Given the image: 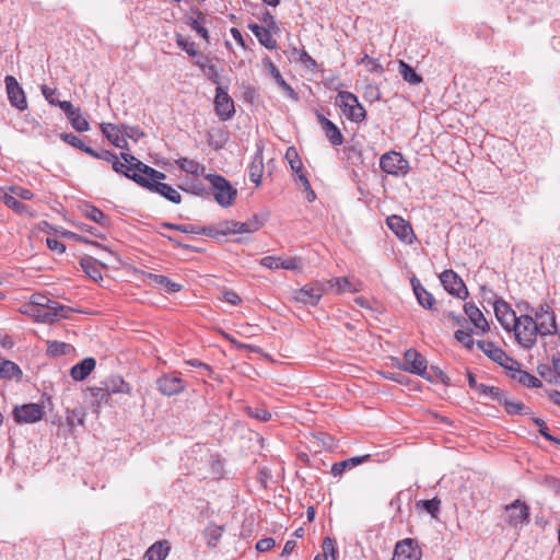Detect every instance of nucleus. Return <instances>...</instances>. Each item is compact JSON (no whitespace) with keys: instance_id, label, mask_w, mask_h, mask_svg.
Listing matches in <instances>:
<instances>
[{"instance_id":"obj_1","label":"nucleus","mask_w":560,"mask_h":560,"mask_svg":"<svg viewBox=\"0 0 560 560\" xmlns=\"http://www.w3.org/2000/svg\"><path fill=\"white\" fill-rule=\"evenodd\" d=\"M132 164L138 172L132 173L131 180L151 192L161 195L173 203L178 205L182 201V196L177 189L161 182L166 178L165 173L160 172L141 161H137V163L132 162Z\"/></svg>"},{"instance_id":"obj_2","label":"nucleus","mask_w":560,"mask_h":560,"mask_svg":"<svg viewBox=\"0 0 560 560\" xmlns=\"http://www.w3.org/2000/svg\"><path fill=\"white\" fill-rule=\"evenodd\" d=\"M538 330L539 326L536 325L535 319L530 315L518 316L511 328L516 341L525 349H530L535 346L537 335L539 334Z\"/></svg>"},{"instance_id":"obj_3","label":"nucleus","mask_w":560,"mask_h":560,"mask_svg":"<svg viewBox=\"0 0 560 560\" xmlns=\"http://www.w3.org/2000/svg\"><path fill=\"white\" fill-rule=\"evenodd\" d=\"M336 105H338L343 115L353 122H361L366 117L365 108L359 102L358 97L351 92H338Z\"/></svg>"},{"instance_id":"obj_4","label":"nucleus","mask_w":560,"mask_h":560,"mask_svg":"<svg viewBox=\"0 0 560 560\" xmlns=\"http://www.w3.org/2000/svg\"><path fill=\"white\" fill-rule=\"evenodd\" d=\"M206 178L212 186V194L215 201L221 207H230L237 196L236 188H234L225 177L219 174H208Z\"/></svg>"},{"instance_id":"obj_5","label":"nucleus","mask_w":560,"mask_h":560,"mask_svg":"<svg viewBox=\"0 0 560 560\" xmlns=\"http://www.w3.org/2000/svg\"><path fill=\"white\" fill-rule=\"evenodd\" d=\"M381 170L392 176H406L410 170L408 160L400 152L389 151L384 153L380 159Z\"/></svg>"},{"instance_id":"obj_6","label":"nucleus","mask_w":560,"mask_h":560,"mask_svg":"<svg viewBox=\"0 0 560 560\" xmlns=\"http://www.w3.org/2000/svg\"><path fill=\"white\" fill-rule=\"evenodd\" d=\"M120 158L124 160V162H120L118 160V156L108 150L98 151L100 160H104L106 162L112 163L113 170L116 173H119V174L124 175L125 177L131 179L132 173L137 172L132 162L137 163V161H139V160L137 158H135L132 154L127 153V152H121Z\"/></svg>"},{"instance_id":"obj_7","label":"nucleus","mask_w":560,"mask_h":560,"mask_svg":"<svg viewBox=\"0 0 560 560\" xmlns=\"http://www.w3.org/2000/svg\"><path fill=\"white\" fill-rule=\"evenodd\" d=\"M264 225V222L258 218L257 214L253 215L246 222H237V221H225L222 222L217 231L218 234L221 235H235V234H246L254 233L258 231Z\"/></svg>"},{"instance_id":"obj_8","label":"nucleus","mask_w":560,"mask_h":560,"mask_svg":"<svg viewBox=\"0 0 560 560\" xmlns=\"http://www.w3.org/2000/svg\"><path fill=\"white\" fill-rule=\"evenodd\" d=\"M440 281L445 291L460 300H466L468 290L463 279L452 269L444 270L440 275Z\"/></svg>"},{"instance_id":"obj_9","label":"nucleus","mask_w":560,"mask_h":560,"mask_svg":"<svg viewBox=\"0 0 560 560\" xmlns=\"http://www.w3.org/2000/svg\"><path fill=\"white\" fill-rule=\"evenodd\" d=\"M536 325L539 326L541 336H552L558 334L556 315L551 307L547 304L539 305L535 311Z\"/></svg>"},{"instance_id":"obj_10","label":"nucleus","mask_w":560,"mask_h":560,"mask_svg":"<svg viewBox=\"0 0 560 560\" xmlns=\"http://www.w3.org/2000/svg\"><path fill=\"white\" fill-rule=\"evenodd\" d=\"M213 104L217 116L223 121L231 119L235 114L233 98L229 95L228 89L220 84L217 86Z\"/></svg>"},{"instance_id":"obj_11","label":"nucleus","mask_w":560,"mask_h":560,"mask_svg":"<svg viewBox=\"0 0 560 560\" xmlns=\"http://www.w3.org/2000/svg\"><path fill=\"white\" fill-rule=\"evenodd\" d=\"M505 514V522L513 527H523L529 522V506L521 500L506 505Z\"/></svg>"},{"instance_id":"obj_12","label":"nucleus","mask_w":560,"mask_h":560,"mask_svg":"<svg viewBox=\"0 0 560 560\" xmlns=\"http://www.w3.org/2000/svg\"><path fill=\"white\" fill-rule=\"evenodd\" d=\"M325 292V287L319 282L307 283L299 290H295L293 293V299L298 303H302L305 305L316 306L323 294Z\"/></svg>"},{"instance_id":"obj_13","label":"nucleus","mask_w":560,"mask_h":560,"mask_svg":"<svg viewBox=\"0 0 560 560\" xmlns=\"http://www.w3.org/2000/svg\"><path fill=\"white\" fill-rule=\"evenodd\" d=\"M422 550L413 538H404L396 542L392 560H421Z\"/></svg>"},{"instance_id":"obj_14","label":"nucleus","mask_w":560,"mask_h":560,"mask_svg":"<svg viewBox=\"0 0 560 560\" xmlns=\"http://www.w3.org/2000/svg\"><path fill=\"white\" fill-rule=\"evenodd\" d=\"M428 362L427 359L416 349H408L404 354V362L399 364V369L412 374L425 377Z\"/></svg>"},{"instance_id":"obj_15","label":"nucleus","mask_w":560,"mask_h":560,"mask_svg":"<svg viewBox=\"0 0 560 560\" xmlns=\"http://www.w3.org/2000/svg\"><path fill=\"white\" fill-rule=\"evenodd\" d=\"M158 389L164 396H174L183 393L186 388L179 373H165L156 380Z\"/></svg>"},{"instance_id":"obj_16","label":"nucleus","mask_w":560,"mask_h":560,"mask_svg":"<svg viewBox=\"0 0 560 560\" xmlns=\"http://www.w3.org/2000/svg\"><path fill=\"white\" fill-rule=\"evenodd\" d=\"M8 100L14 108L20 112L27 109V100L24 90L13 75L4 78Z\"/></svg>"},{"instance_id":"obj_17","label":"nucleus","mask_w":560,"mask_h":560,"mask_svg":"<svg viewBox=\"0 0 560 560\" xmlns=\"http://www.w3.org/2000/svg\"><path fill=\"white\" fill-rule=\"evenodd\" d=\"M477 346H478L479 349L482 350V352L489 359H491L492 361L497 362L498 364H500L504 369L510 368V365L513 366L514 364H517L516 360H514L513 358L509 357L503 349L498 347L492 341L480 340V341H477Z\"/></svg>"},{"instance_id":"obj_18","label":"nucleus","mask_w":560,"mask_h":560,"mask_svg":"<svg viewBox=\"0 0 560 560\" xmlns=\"http://www.w3.org/2000/svg\"><path fill=\"white\" fill-rule=\"evenodd\" d=\"M44 413V407L39 404H24L13 409V418L18 423L37 422Z\"/></svg>"},{"instance_id":"obj_19","label":"nucleus","mask_w":560,"mask_h":560,"mask_svg":"<svg viewBox=\"0 0 560 560\" xmlns=\"http://www.w3.org/2000/svg\"><path fill=\"white\" fill-rule=\"evenodd\" d=\"M387 228L404 243L412 244L415 233L409 222L399 215H390L386 219Z\"/></svg>"},{"instance_id":"obj_20","label":"nucleus","mask_w":560,"mask_h":560,"mask_svg":"<svg viewBox=\"0 0 560 560\" xmlns=\"http://www.w3.org/2000/svg\"><path fill=\"white\" fill-rule=\"evenodd\" d=\"M494 314L501 326L506 331H511L514 323L517 319L515 312L502 299L495 300L493 303Z\"/></svg>"},{"instance_id":"obj_21","label":"nucleus","mask_w":560,"mask_h":560,"mask_svg":"<svg viewBox=\"0 0 560 560\" xmlns=\"http://www.w3.org/2000/svg\"><path fill=\"white\" fill-rule=\"evenodd\" d=\"M506 370L509 371L510 377L513 381L527 388H539L542 386V383L538 377L521 369L520 362L513 366L510 365V368H506Z\"/></svg>"},{"instance_id":"obj_22","label":"nucleus","mask_w":560,"mask_h":560,"mask_svg":"<svg viewBox=\"0 0 560 560\" xmlns=\"http://www.w3.org/2000/svg\"><path fill=\"white\" fill-rule=\"evenodd\" d=\"M410 283L412 285V290L418 303L425 310H434L436 301L433 294L427 291V289L421 284V282L416 277H413L410 280Z\"/></svg>"},{"instance_id":"obj_23","label":"nucleus","mask_w":560,"mask_h":560,"mask_svg":"<svg viewBox=\"0 0 560 560\" xmlns=\"http://www.w3.org/2000/svg\"><path fill=\"white\" fill-rule=\"evenodd\" d=\"M143 280L148 284H153L158 287H162L165 289L167 293H175L182 290V284L172 281L168 277L163 275H155L151 272L143 273Z\"/></svg>"},{"instance_id":"obj_24","label":"nucleus","mask_w":560,"mask_h":560,"mask_svg":"<svg viewBox=\"0 0 560 560\" xmlns=\"http://www.w3.org/2000/svg\"><path fill=\"white\" fill-rule=\"evenodd\" d=\"M464 312L469 318V320L474 324V326L480 329L481 334H486L489 331L490 326L482 312L474 304L466 303L464 305Z\"/></svg>"},{"instance_id":"obj_25","label":"nucleus","mask_w":560,"mask_h":560,"mask_svg":"<svg viewBox=\"0 0 560 560\" xmlns=\"http://www.w3.org/2000/svg\"><path fill=\"white\" fill-rule=\"evenodd\" d=\"M195 65L201 69L208 80L217 85L220 84V72L210 57L200 55L199 58L195 61Z\"/></svg>"},{"instance_id":"obj_26","label":"nucleus","mask_w":560,"mask_h":560,"mask_svg":"<svg viewBox=\"0 0 560 560\" xmlns=\"http://www.w3.org/2000/svg\"><path fill=\"white\" fill-rule=\"evenodd\" d=\"M95 365L96 361L94 358H85L70 369V375L74 381H83L95 369Z\"/></svg>"},{"instance_id":"obj_27","label":"nucleus","mask_w":560,"mask_h":560,"mask_svg":"<svg viewBox=\"0 0 560 560\" xmlns=\"http://www.w3.org/2000/svg\"><path fill=\"white\" fill-rule=\"evenodd\" d=\"M103 385H105V390L113 394H130L131 386L127 383L121 376L113 375L107 377Z\"/></svg>"},{"instance_id":"obj_28","label":"nucleus","mask_w":560,"mask_h":560,"mask_svg":"<svg viewBox=\"0 0 560 560\" xmlns=\"http://www.w3.org/2000/svg\"><path fill=\"white\" fill-rule=\"evenodd\" d=\"M101 129L103 135L113 145L120 149H125L128 145L127 141L120 137V130L116 125L103 122L101 125Z\"/></svg>"},{"instance_id":"obj_29","label":"nucleus","mask_w":560,"mask_h":560,"mask_svg":"<svg viewBox=\"0 0 560 560\" xmlns=\"http://www.w3.org/2000/svg\"><path fill=\"white\" fill-rule=\"evenodd\" d=\"M80 265L86 276L93 281L98 282L103 279L102 266L95 258L90 256L83 257Z\"/></svg>"},{"instance_id":"obj_30","label":"nucleus","mask_w":560,"mask_h":560,"mask_svg":"<svg viewBox=\"0 0 560 560\" xmlns=\"http://www.w3.org/2000/svg\"><path fill=\"white\" fill-rule=\"evenodd\" d=\"M224 526L217 525L214 523H209L203 530V538L206 540L207 546L210 549L217 548L219 541L222 538L224 533Z\"/></svg>"},{"instance_id":"obj_31","label":"nucleus","mask_w":560,"mask_h":560,"mask_svg":"<svg viewBox=\"0 0 560 560\" xmlns=\"http://www.w3.org/2000/svg\"><path fill=\"white\" fill-rule=\"evenodd\" d=\"M319 120L323 129L325 130V135L334 145H340L343 142V136L340 129L329 119L324 116H319Z\"/></svg>"},{"instance_id":"obj_32","label":"nucleus","mask_w":560,"mask_h":560,"mask_svg":"<svg viewBox=\"0 0 560 560\" xmlns=\"http://www.w3.org/2000/svg\"><path fill=\"white\" fill-rule=\"evenodd\" d=\"M264 174V158L262 152L258 150L248 168V176L250 182L255 183L256 186L260 185Z\"/></svg>"},{"instance_id":"obj_33","label":"nucleus","mask_w":560,"mask_h":560,"mask_svg":"<svg viewBox=\"0 0 560 560\" xmlns=\"http://www.w3.org/2000/svg\"><path fill=\"white\" fill-rule=\"evenodd\" d=\"M170 545L166 540L154 542L144 553L145 560H165L170 552Z\"/></svg>"},{"instance_id":"obj_34","label":"nucleus","mask_w":560,"mask_h":560,"mask_svg":"<svg viewBox=\"0 0 560 560\" xmlns=\"http://www.w3.org/2000/svg\"><path fill=\"white\" fill-rule=\"evenodd\" d=\"M370 457H371L370 454H365L362 456H354V457H350L348 459L335 463L331 466V474L335 477L340 476L346 470V468L354 467L357 465L363 464V463L368 462L370 459Z\"/></svg>"},{"instance_id":"obj_35","label":"nucleus","mask_w":560,"mask_h":560,"mask_svg":"<svg viewBox=\"0 0 560 560\" xmlns=\"http://www.w3.org/2000/svg\"><path fill=\"white\" fill-rule=\"evenodd\" d=\"M21 375L22 370L16 363L0 357V378L13 380L20 378Z\"/></svg>"},{"instance_id":"obj_36","label":"nucleus","mask_w":560,"mask_h":560,"mask_svg":"<svg viewBox=\"0 0 560 560\" xmlns=\"http://www.w3.org/2000/svg\"><path fill=\"white\" fill-rule=\"evenodd\" d=\"M163 226L165 229L175 230V231H179L182 233H187V234H202V235H208V236L213 235L212 231L210 229L200 228V226L194 225V224L164 223Z\"/></svg>"},{"instance_id":"obj_37","label":"nucleus","mask_w":560,"mask_h":560,"mask_svg":"<svg viewBox=\"0 0 560 560\" xmlns=\"http://www.w3.org/2000/svg\"><path fill=\"white\" fill-rule=\"evenodd\" d=\"M82 211H83V214L91 221H93L102 226L108 225L107 217L97 207H95L93 205H84Z\"/></svg>"},{"instance_id":"obj_38","label":"nucleus","mask_w":560,"mask_h":560,"mask_svg":"<svg viewBox=\"0 0 560 560\" xmlns=\"http://www.w3.org/2000/svg\"><path fill=\"white\" fill-rule=\"evenodd\" d=\"M176 164L182 171L191 175H202L205 172V166L188 158H180L176 161Z\"/></svg>"},{"instance_id":"obj_39","label":"nucleus","mask_w":560,"mask_h":560,"mask_svg":"<svg viewBox=\"0 0 560 560\" xmlns=\"http://www.w3.org/2000/svg\"><path fill=\"white\" fill-rule=\"evenodd\" d=\"M328 283L331 288H336L337 293H354L359 291V289L347 277L332 278Z\"/></svg>"},{"instance_id":"obj_40","label":"nucleus","mask_w":560,"mask_h":560,"mask_svg":"<svg viewBox=\"0 0 560 560\" xmlns=\"http://www.w3.org/2000/svg\"><path fill=\"white\" fill-rule=\"evenodd\" d=\"M500 404L504 406V409L509 415L529 413V408L525 404H523L522 401L510 400L505 395H503L502 401Z\"/></svg>"},{"instance_id":"obj_41","label":"nucleus","mask_w":560,"mask_h":560,"mask_svg":"<svg viewBox=\"0 0 560 560\" xmlns=\"http://www.w3.org/2000/svg\"><path fill=\"white\" fill-rule=\"evenodd\" d=\"M43 308L48 310V312L56 313V316L60 319L68 318L69 314L74 312L72 307L62 305L57 301L51 300L50 298H47V304H45Z\"/></svg>"},{"instance_id":"obj_42","label":"nucleus","mask_w":560,"mask_h":560,"mask_svg":"<svg viewBox=\"0 0 560 560\" xmlns=\"http://www.w3.org/2000/svg\"><path fill=\"white\" fill-rule=\"evenodd\" d=\"M43 308L48 310V312L56 313V316L60 319L68 318L69 314L74 312L72 307L62 305L57 301L51 300L50 298H47V304H45Z\"/></svg>"},{"instance_id":"obj_43","label":"nucleus","mask_w":560,"mask_h":560,"mask_svg":"<svg viewBox=\"0 0 560 560\" xmlns=\"http://www.w3.org/2000/svg\"><path fill=\"white\" fill-rule=\"evenodd\" d=\"M271 74L275 78L278 85L285 92L288 97L293 101H299V94L293 90V88L287 83V81L281 75L280 71L277 67L271 63Z\"/></svg>"},{"instance_id":"obj_44","label":"nucleus","mask_w":560,"mask_h":560,"mask_svg":"<svg viewBox=\"0 0 560 560\" xmlns=\"http://www.w3.org/2000/svg\"><path fill=\"white\" fill-rule=\"evenodd\" d=\"M291 54L295 61L301 62L307 69L316 68V60L306 50L293 47L291 48Z\"/></svg>"},{"instance_id":"obj_45","label":"nucleus","mask_w":560,"mask_h":560,"mask_svg":"<svg viewBox=\"0 0 560 560\" xmlns=\"http://www.w3.org/2000/svg\"><path fill=\"white\" fill-rule=\"evenodd\" d=\"M399 73L406 82L412 85L419 84L422 81L421 77L402 60L399 61Z\"/></svg>"},{"instance_id":"obj_46","label":"nucleus","mask_w":560,"mask_h":560,"mask_svg":"<svg viewBox=\"0 0 560 560\" xmlns=\"http://www.w3.org/2000/svg\"><path fill=\"white\" fill-rule=\"evenodd\" d=\"M322 560H337L336 540L325 537L322 544Z\"/></svg>"},{"instance_id":"obj_47","label":"nucleus","mask_w":560,"mask_h":560,"mask_svg":"<svg viewBox=\"0 0 560 560\" xmlns=\"http://www.w3.org/2000/svg\"><path fill=\"white\" fill-rule=\"evenodd\" d=\"M284 158L295 174L303 172L302 161L300 160L298 151L294 147H289L287 149Z\"/></svg>"},{"instance_id":"obj_48","label":"nucleus","mask_w":560,"mask_h":560,"mask_svg":"<svg viewBox=\"0 0 560 560\" xmlns=\"http://www.w3.org/2000/svg\"><path fill=\"white\" fill-rule=\"evenodd\" d=\"M203 24H205V16L202 15L201 12L198 13V18L190 19L188 22V25L190 26V28L192 31H195L200 37H202L203 39H206L208 42L209 40V32L205 27Z\"/></svg>"},{"instance_id":"obj_49","label":"nucleus","mask_w":560,"mask_h":560,"mask_svg":"<svg viewBox=\"0 0 560 560\" xmlns=\"http://www.w3.org/2000/svg\"><path fill=\"white\" fill-rule=\"evenodd\" d=\"M71 126L80 131V132H83V131H88L90 129V124L89 121L81 115V110L80 108H77L74 112H73V115L69 116L68 117Z\"/></svg>"},{"instance_id":"obj_50","label":"nucleus","mask_w":560,"mask_h":560,"mask_svg":"<svg viewBox=\"0 0 560 560\" xmlns=\"http://www.w3.org/2000/svg\"><path fill=\"white\" fill-rule=\"evenodd\" d=\"M70 345L62 341H48L47 342V354L51 357L63 355L69 352Z\"/></svg>"},{"instance_id":"obj_51","label":"nucleus","mask_w":560,"mask_h":560,"mask_svg":"<svg viewBox=\"0 0 560 560\" xmlns=\"http://www.w3.org/2000/svg\"><path fill=\"white\" fill-rule=\"evenodd\" d=\"M33 316L36 322L44 323V324H51L60 318L56 316V313L48 312V310L45 308H34Z\"/></svg>"},{"instance_id":"obj_52","label":"nucleus","mask_w":560,"mask_h":560,"mask_svg":"<svg viewBox=\"0 0 560 560\" xmlns=\"http://www.w3.org/2000/svg\"><path fill=\"white\" fill-rule=\"evenodd\" d=\"M176 44L179 48H182L187 55L195 57L199 55L198 49L196 48V44L188 38L184 37L180 34L176 35Z\"/></svg>"},{"instance_id":"obj_53","label":"nucleus","mask_w":560,"mask_h":560,"mask_svg":"<svg viewBox=\"0 0 560 560\" xmlns=\"http://www.w3.org/2000/svg\"><path fill=\"white\" fill-rule=\"evenodd\" d=\"M2 201L8 208L14 210L18 213H22L27 209L23 202L19 201L14 196L9 194L3 195Z\"/></svg>"},{"instance_id":"obj_54","label":"nucleus","mask_w":560,"mask_h":560,"mask_svg":"<svg viewBox=\"0 0 560 560\" xmlns=\"http://www.w3.org/2000/svg\"><path fill=\"white\" fill-rule=\"evenodd\" d=\"M478 392L483 395L490 396L493 400H497L498 402L502 401V397L504 395L503 392L499 387L489 386L486 384H480V386H478Z\"/></svg>"},{"instance_id":"obj_55","label":"nucleus","mask_w":560,"mask_h":560,"mask_svg":"<svg viewBox=\"0 0 560 560\" xmlns=\"http://www.w3.org/2000/svg\"><path fill=\"white\" fill-rule=\"evenodd\" d=\"M257 39L259 44L266 47L267 49L271 50L277 48V42L273 38L269 28H265L264 32L257 36Z\"/></svg>"},{"instance_id":"obj_56","label":"nucleus","mask_w":560,"mask_h":560,"mask_svg":"<svg viewBox=\"0 0 560 560\" xmlns=\"http://www.w3.org/2000/svg\"><path fill=\"white\" fill-rule=\"evenodd\" d=\"M361 63H363L366 68V70L371 73H383L384 72V68L383 66L378 62L377 59H374V58H371L369 57L368 55H364V57L361 59Z\"/></svg>"},{"instance_id":"obj_57","label":"nucleus","mask_w":560,"mask_h":560,"mask_svg":"<svg viewBox=\"0 0 560 560\" xmlns=\"http://www.w3.org/2000/svg\"><path fill=\"white\" fill-rule=\"evenodd\" d=\"M423 506V509L433 517H436L441 501L438 498H433L431 500H422L419 502Z\"/></svg>"},{"instance_id":"obj_58","label":"nucleus","mask_w":560,"mask_h":560,"mask_svg":"<svg viewBox=\"0 0 560 560\" xmlns=\"http://www.w3.org/2000/svg\"><path fill=\"white\" fill-rule=\"evenodd\" d=\"M533 422L539 428V433L548 441L553 442L556 444H560V439L551 435L548 431L546 422L540 418H533Z\"/></svg>"},{"instance_id":"obj_59","label":"nucleus","mask_w":560,"mask_h":560,"mask_svg":"<svg viewBox=\"0 0 560 560\" xmlns=\"http://www.w3.org/2000/svg\"><path fill=\"white\" fill-rule=\"evenodd\" d=\"M60 138L66 143L81 151H83V148L85 147V143L82 141V139L73 133H61Z\"/></svg>"},{"instance_id":"obj_60","label":"nucleus","mask_w":560,"mask_h":560,"mask_svg":"<svg viewBox=\"0 0 560 560\" xmlns=\"http://www.w3.org/2000/svg\"><path fill=\"white\" fill-rule=\"evenodd\" d=\"M455 338H456V340L462 342L468 349H472V347L475 345V341H474V339L471 337V334L468 332V331L456 330L455 331Z\"/></svg>"},{"instance_id":"obj_61","label":"nucleus","mask_w":560,"mask_h":560,"mask_svg":"<svg viewBox=\"0 0 560 560\" xmlns=\"http://www.w3.org/2000/svg\"><path fill=\"white\" fill-rule=\"evenodd\" d=\"M91 393L100 404H107L110 398V394L105 390V385L101 387H92Z\"/></svg>"},{"instance_id":"obj_62","label":"nucleus","mask_w":560,"mask_h":560,"mask_svg":"<svg viewBox=\"0 0 560 560\" xmlns=\"http://www.w3.org/2000/svg\"><path fill=\"white\" fill-rule=\"evenodd\" d=\"M42 94L44 95L45 100L52 106H57L58 100L56 98L57 90L49 88L48 85H42L40 86Z\"/></svg>"},{"instance_id":"obj_63","label":"nucleus","mask_w":560,"mask_h":560,"mask_svg":"<svg viewBox=\"0 0 560 560\" xmlns=\"http://www.w3.org/2000/svg\"><path fill=\"white\" fill-rule=\"evenodd\" d=\"M279 266L285 270H296L300 268V259L296 257H289L285 259L280 258Z\"/></svg>"},{"instance_id":"obj_64","label":"nucleus","mask_w":560,"mask_h":560,"mask_svg":"<svg viewBox=\"0 0 560 560\" xmlns=\"http://www.w3.org/2000/svg\"><path fill=\"white\" fill-rule=\"evenodd\" d=\"M248 413L250 417L264 422H267L271 419V413L262 408L249 409Z\"/></svg>"}]
</instances>
